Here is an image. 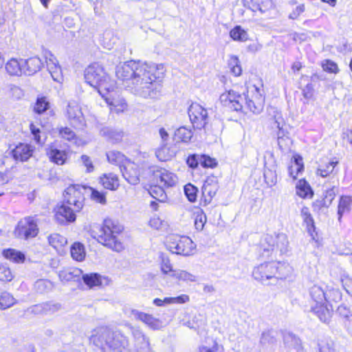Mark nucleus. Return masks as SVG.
Returning a JSON list of instances; mask_svg holds the SVG:
<instances>
[{
    "mask_svg": "<svg viewBox=\"0 0 352 352\" xmlns=\"http://www.w3.org/2000/svg\"><path fill=\"white\" fill-rule=\"evenodd\" d=\"M89 342L101 352H129V337L122 330L109 326L94 329Z\"/></svg>",
    "mask_w": 352,
    "mask_h": 352,
    "instance_id": "nucleus-1",
    "label": "nucleus"
},
{
    "mask_svg": "<svg viewBox=\"0 0 352 352\" xmlns=\"http://www.w3.org/2000/svg\"><path fill=\"white\" fill-rule=\"evenodd\" d=\"M313 311L318 318L324 322L330 320L333 312V303H338L342 300V294L339 289H331L324 292L320 287L314 285L310 290Z\"/></svg>",
    "mask_w": 352,
    "mask_h": 352,
    "instance_id": "nucleus-2",
    "label": "nucleus"
},
{
    "mask_svg": "<svg viewBox=\"0 0 352 352\" xmlns=\"http://www.w3.org/2000/svg\"><path fill=\"white\" fill-rule=\"evenodd\" d=\"M124 230L123 225L117 219L105 218L95 234V239L104 246L116 252L124 248L122 236Z\"/></svg>",
    "mask_w": 352,
    "mask_h": 352,
    "instance_id": "nucleus-3",
    "label": "nucleus"
},
{
    "mask_svg": "<svg viewBox=\"0 0 352 352\" xmlns=\"http://www.w3.org/2000/svg\"><path fill=\"white\" fill-rule=\"evenodd\" d=\"M289 273V264L276 261H265L255 266L253 278L259 282L278 281L285 279Z\"/></svg>",
    "mask_w": 352,
    "mask_h": 352,
    "instance_id": "nucleus-4",
    "label": "nucleus"
},
{
    "mask_svg": "<svg viewBox=\"0 0 352 352\" xmlns=\"http://www.w3.org/2000/svg\"><path fill=\"white\" fill-rule=\"evenodd\" d=\"M133 86L142 90L147 89L148 94L157 90L160 85L157 82L155 74L156 67L146 63L133 60Z\"/></svg>",
    "mask_w": 352,
    "mask_h": 352,
    "instance_id": "nucleus-5",
    "label": "nucleus"
},
{
    "mask_svg": "<svg viewBox=\"0 0 352 352\" xmlns=\"http://www.w3.org/2000/svg\"><path fill=\"white\" fill-rule=\"evenodd\" d=\"M85 82L100 94L111 90L114 85L104 67L98 63L89 65L84 72Z\"/></svg>",
    "mask_w": 352,
    "mask_h": 352,
    "instance_id": "nucleus-6",
    "label": "nucleus"
},
{
    "mask_svg": "<svg viewBox=\"0 0 352 352\" xmlns=\"http://www.w3.org/2000/svg\"><path fill=\"white\" fill-rule=\"evenodd\" d=\"M289 241L286 234L274 233L263 234L256 245V252L261 256H270L274 250H285Z\"/></svg>",
    "mask_w": 352,
    "mask_h": 352,
    "instance_id": "nucleus-7",
    "label": "nucleus"
},
{
    "mask_svg": "<svg viewBox=\"0 0 352 352\" xmlns=\"http://www.w3.org/2000/svg\"><path fill=\"white\" fill-rule=\"evenodd\" d=\"M246 87L242 84L232 85L231 89L222 93L219 97L222 105L232 111H242L245 104Z\"/></svg>",
    "mask_w": 352,
    "mask_h": 352,
    "instance_id": "nucleus-8",
    "label": "nucleus"
},
{
    "mask_svg": "<svg viewBox=\"0 0 352 352\" xmlns=\"http://www.w3.org/2000/svg\"><path fill=\"white\" fill-rule=\"evenodd\" d=\"M164 244L171 252L184 256H191L196 251L195 243L187 236L170 234L166 237Z\"/></svg>",
    "mask_w": 352,
    "mask_h": 352,
    "instance_id": "nucleus-9",
    "label": "nucleus"
},
{
    "mask_svg": "<svg viewBox=\"0 0 352 352\" xmlns=\"http://www.w3.org/2000/svg\"><path fill=\"white\" fill-rule=\"evenodd\" d=\"M38 233L39 227L36 216H27L21 219L13 231L16 239L25 241L36 237Z\"/></svg>",
    "mask_w": 352,
    "mask_h": 352,
    "instance_id": "nucleus-10",
    "label": "nucleus"
},
{
    "mask_svg": "<svg viewBox=\"0 0 352 352\" xmlns=\"http://www.w3.org/2000/svg\"><path fill=\"white\" fill-rule=\"evenodd\" d=\"M87 186L80 184H69L63 192V201L74 206V208L82 210L85 206V194Z\"/></svg>",
    "mask_w": 352,
    "mask_h": 352,
    "instance_id": "nucleus-11",
    "label": "nucleus"
},
{
    "mask_svg": "<svg viewBox=\"0 0 352 352\" xmlns=\"http://www.w3.org/2000/svg\"><path fill=\"white\" fill-rule=\"evenodd\" d=\"M146 182H155L166 188H171L178 182L177 175L169 170L157 165L150 166L145 177Z\"/></svg>",
    "mask_w": 352,
    "mask_h": 352,
    "instance_id": "nucleus-12",
    "label": "nucleus"
},
{
    "mask_svg": "<svg viewBox=\"0 0 352 352\" xmlns=\"http://www.w3.org/2000/svg\"><path fill=\"white\" fill-rule=\"evenodd\" d=\"M263 87V85L260 86L255 85L246 86L245 104L248 109L253 113H259L264 108L265 98Z\"/></svg>",
    "mask_w": 352,
    "mask_h": 352,
    "instance_id": "nucleus-13",
    "label": "nucleus"
},
{
    "mask_svg": "<svg viewBox=\"0 0 352 352\" xmlns=\"http://www.w3.org/2000/svg\"><path fill=\"white\" fill-rule=\"evenodd\" d=\"M188 113L194 129H206L209 120L205 108L197 102H192L188 108Z\"/></svg>",
    "mask_w": 352,
    "mask_h": 352,
    "instance_id": "nucleus-14",
    "label": "nucleus"
},
{
    "mask_svg": "<svg viewBox=\"0 0 352 352\" xmlns=\"http://www.w3.org/2000/svg\"><path fill=\"white\" fill-rule=\"evenodd\" d=\"M74 206L62 201L54 208V219L60 225H68L74 223L77 219V213L81 212Z\"/></svg>",
    "mask_w": 352,
    "mask_h": 352,
    "instance_id": "nucleus-15",
    "label": "nucleus"
},
{
    "mask_svg": "<svg viewBox=\"0 0 352 352\" xmlns=\"http://www.w3.org/2000/svg\"><path fill=\"white\" fill-rule=\"evenodd\" d=\"M100 96L105 100L111 112L118 114L127 111L128 104L116 90L115 85L112 86L111 90L107 91V93H102Z\"/></svg>",
    "mask_w": 352,
    "mask_h": 352,
    "instance_id": "nucleus-16",
    "label": "nucleus"
},
{
    "mask_svg": "<svg viewBox=\"0 0 352 352\" xmlns=\"http://www.w3.org/2000/svg\"><path fill=\"white\" fill-rule=\"evenodd\" d=\"M219 188L218 177L214 175L208 176L201 188L199 206H206L210 204Z\"/></svg>",
    "mask_w": 352,
    "mask_h": 352,
    "instance_id": "nucleus-17",
    "label": "nucleus"
},
{
    "mask_svg": "<svg viewBox=\"0 0 352 352\" xmlns=\"http://www.w3.org/2000/svg\"><path fill=\"white\" fill-rule=\"evenodd\" d=\"M124 179L130 184L136 185L140 183L143 173V168L140 164L129 160L120 170Z\"/></svg>",
    "mask_w": 352,
    "mask_h": 352,
    "instance_id": "nucleus-18",
    "label": "nucleus"
},
{
    "mask_svg": "<svg viewBox=\"0 0 352 352\" xmlns=\"http://www.w3.org/2000/svg\"><path fill=\"white\" fill-rule=\"evenodd\" d=\"M340 164V158L338 157H324L320 159L316 170V175L326 178L331 175L336 174V168Z\"/></svg>",
    "mask_w": 352,
    "mask_h": 352,
    "instance_id": "nucleus-19",
    "label": "nucleus"
},
{
    "mask_svg": "<svg viewBox=\"0 0 352 352\" xmlns=\"http://www.w3.org/2000/svg\"><path fill=\"white\" fill-rule=\"evenodd\" d=\"M34 151L31 144L19 142L10 151V156L16 162H24L32 157Z\"/></svg>",
    "mask_w": 352,
    "mask_h": 352,
    "instance_id": "nucleus-20",
    "label": "nucleus"
},
{
    "mask_svg": "<svg viewBox=\"0 0 352 352\" xmlns=\"http://www.w3.org/2000/svg\"><path fill=\"white\" fill-rule=\"evenodd\" d=\"M300 215L302 219L303 224L305 226L306 230L311 237L312 240L318 242L320 237L316 230L314 219L310 212L309 207L302 206L300 210Z\"/></svg>",
    "mask_w": 352,
    "mask_h": 352,
    "instance_id": "nucleus-21",
    "label": "nucleus"
},
{
    "mask_svg": "<svg viewBox=\"0 0 352 352\" xmlns=\"http://www.w3.org/2000/svg\"><path fill=\"white\" fill-rule=\"evenodd\" d=\"M305 163L302 156L297 153L292 155L289 164L287 166V172L289 177L293 180L296 181L299 175H301L305 171Z\"/></svg>",
    "mask_w": 352,
    "mask_h": 352,
    "instance_id": "nucleus-22",
    "label": "nucleus"
},
{
    "mask_svg": "<svg viewBox=\"0 0 352 352\" xmlns=\"http://www.w3.org/2000/svg\"><path fill=\"white\" fill-rule=\"evenodd\" d=\"M58 138L65 142H73L77 146H84L86 142L78 138L76 133L68 126H60L57 129Z\"/></svg>",
    "mask_w": 352,
    "mask_h": 352,
    "instance_id": "nucleus-23",
    "label": "nucleus"
},
{
    "mask_svg": "<svg viewBox=\"0 0 352 352\" xmlns=\"http://www.w3.org/2000/svg\"><path fill=\"white\" fill-rule=\"evenodd\" d=\"M99 184L106 190L116 191L120 187V178L113 173L101 175L98 178Z\"/></svg>",
    "mask_w": 352,
    "mask_h": 352,
    "instance_id": "nucleus-24",
    "label": "nucleus"
},
{
    "mask_svg": "<svg viewBox=\"0 0 352 352\" xmlns=\"http://www.w3.org/2000/svg\"><path fill=\"white\" fill-rule=\"evenodd\" d=\"M295 190L296 195L302 199H312L314 196L313 188L305 177L298 180Z\"/></svg>",
    "mask_w": 352,
    "mask_h": 352,
    "instance_id": "nucleus-25",
    "label": "nucleus"
},
{
    "mask_svg": "<svg viewBox=\"0 0 352 352\" xmlns=\"http://www.w3.org/2000/svg\"><path fill=\"white\" fill-rule=\"evenodd\" d=\"M46 155L51 162L59 166L66 164L68 160L67 151L60 150L53 146H50L47 149Z\"/></svg>",
    "mask_w": 352,
    "mask_h": 352,
    "instance_id": "nucleus-26",
    "label": "nucleus"
},
{
    "mask_svg": "<svg viewBox=\"0 0 352 352\" xmlns=\"http://www.w3.org/2000/svg\"><path fill=\"white\" fill-rule=\"evenodd\" d=\"M133 60L125 62L116 71V76L118 79L126 82L128 86L133 85Z\"/></svg>",
    "mask_w": 352,
    "mask_h": 352,
    "instance_id": "nucleus-27",
    "label": "nucleus"
},
{
    "mask_svg": "<svg viewBox=\"0 0 352 352\" xmlns=\"http://www.w3.org/2000/svg\"><path fill=\"white\" fill-rule=\"evenodd\" d=\"M1 254L6 260L14 264H22L26 260V256L23 252L12 248L3 249Z\"/></svg>",
    "mask_w": 352,
    "mask_h": 352,
    "instance_id": "nucleus-28",
    "label": "nucleus"
},
{
    "mask_svg": "<svg viewBox=\"0 0 352 352\" xmlns=\"http://www.w3.org/2000/svg\"><path fill=\"white\" fill-rule=\"evenodd\" d=\"M49 245L58 253L65 251L67 245V239L59 233H52L47 236Z\"/></svg>",
    "mask_w": 352,
    "mask_h": 352,
    "instance_id": "nucleus-29",
    "label": "nucleus"
},
{
    "mask_svg": "<svg viewBox=\"0 0 352 352\" xmlns=\"http://www.w3.org/2000/svg\"><path fill=\"white\" fill-rule=\"evenodd\" d=\"M107 162L121 170L126 162L130 160L124 153L117 150L109 151L106 153Z\"/></svg>",
    "mask_w": 352,
    "mask_h": 352,
    "instance_id": "nucleus-30",
    "label": "nucleus"
},
{
    "mask_svg": "<svg viewBox=\"0 0 352 352\" xmlns=\"http://www.w3.org/2000/svg\"><path fill=\"white\" fill-rule=\"evenodd\" d=\"M135 317L138 320L153 330L160 329L162 327V321L159 318L154 317L152 314L138 311L135 314Z\"/></svg>",
    "mask_w": 352,
    "mask_h": 352,
    "instance_id": "nucleus-31",
    "label": "nucleus"
},
{
    "mask_svg": "<svg viewBox=\"0 0 352 352\" xmlns=\"http://www.w3.org/2000/svg\"><path fill=\"white\" fill-rule=\"evenodd\" d=\"M244 5L253 12H265L272 7V0H244Z\"/></svg>",
    "mask_w": 352,
    "mask_h": 352,
    "instance_id": "nucleus-32",
    "label": "nucleus"
},
{
    "mask_svg": "<svg viewBox=\"0 0 352 352\" xmlns=\"http://www.w3.org/2000/svg\"><path fill=\"white\" fill-rule=\"evenodd\" d=\"M148 188L147 190L150 195L155 199L159 201H163L166 198V194L165 192V186L155 182H146Z\"/></svg>",
    "mask_w": 352,
    "mask_h": 352,
    "instance_id": "nucleus-33",
    "label": "nucleus"
},
{
    "mask_svg": "<svg viewBox=\"0 0 352 352\" xmlns=\"http://www.w3.org/2000/svg\"><path fill=\"white\" fill-rule=\"evenodd\" d=\"M191 215L194 219L195 229L201 231L206 223V215L204 210L198 206H193L191 209Z\"/></svg>",
    "mask_w": 352,
    "mask_h": 352,
    "instance_id": "nucleus-34",
    "label": "nucleus"
},
{
    "mask_svg": "<svg viewBox=\"0 0 352 352\" xmlns=\"http://www.w3.org/2000/svg\"><path fill=\"white\" fill-rule=\"evenodd\" d=\"M69 252L72 259L77 262L83 261L85 258V247L79 241H75L71 245Z\"/></svg>",
    "mask_w": 352,
    "mask_h": 352,
    "instance_id": "nucleus-35",
    "label": "nucleus"
},
{
    "mask_svg": "<svg viewBox=\"0 0 352 352\" xmlns=\"http://www.w3.org/2000/svg\"><path fill=\"white\" fill-rule=\"evenodd\" d=\"M352 205V196L341 195L338 204V220L340 221L344 214L349 212Z\"/></svg>",
    "mask_w": 352,
    "mask_h": 352,
    "instance_id": "nucleus-36",
    "label": "nucleus"
},
{
    "mask_svg": "<svg viewBox=\"0 0 352 352\" xmlns=\"http://www.w3.org/2000/svg\"><path fill=\"white\" fill-rule=\"evenodd\" d=\"M82 279L89 289L102 285L103 277L98 273L85 274L82 276Z\"/></svg>",
    "mask_w": 352,
    "mask_h": 352,
    "instance_id": "nucleus-37",
    "label": "nucleus"
},
{
    "mask_svg": "<svg viewBox=\"0 0 352 352\" xmlns=\"http://www.w3.org/2000/svg\"><path fill=\"white\" fill-rule=\"evenodd\" d=\"M25 65L26 67V72L28 74V75H32L39 72L43 67V63L38 56L29 58L25 60Z\"/></svg>",
    "mask_w": 352,
    "mask_h": 352,
    "instance_id": "nucleus-38",
    "label": "nucleus"
},
{
    "mask_svg": "<svg viewBox=\"0 0 352 352\" xmlns=\"http://www.w3.org/2000/svg\"><path fill=\"white\" fill-rule=\"evenodd\" d=\"M50 107L48 98L44 96H40L36 99L33 106V111L37 115H41L50 109Z\"/></svg>",
    "mask_w": 352,
    "mask_h": 352,
    "instance_id": "nucleus-39",
    "label": "nucleus"
},
{
    "mask_svg": "<svg viewBox=\"0 0 352 352\" xmlns=\"http://www.w3.org/2000/svg\"><path fill=\"white\" fill-rule=\"evenodd\" d=\"M230 38L236 42H246L250 40L248 32L241 25H236L229 32Z\"/></svg>",
    "mask_w": 352,
    "mask_h": 352,
    "instance_id": "nucleus-40",
    "label": "nucleus"
},
{
    "mask_svg": "<svg viewBox=\"0 0 352 352\" xmlns=\"http://www.w3.org/2000/svg\"><path fill=\"white\" fill-rule=\"evenodd\" d=\"M155 155L160 161L168 162L175 156V153L166 144H163L156 150Z\"/></svg>",
    "mask_w": 352,
    "mask_h": 352,
    "instance_id": "nucleus-41",
    "label": "nucleus"
},
{
    "mask_svg": "<svg viewBox=\"0 0 352 352\" xmlns=\"http://www.w3.org/2000/svg\"><path fill=\"white\" fill-rule=\"evenodd\" d=\"M228 67L230 72L234 76L238 77L242 74L243 69L241 61L237 56H230L228 60Z\"/></svg>",
    "mask_w": 352,
    "mask_h": 352,
    "instance_id": "nucleus-42",
    "label": "nucleus"
},
{
    "mask_svg": "<svg viewBox=\"0 0 352 352\" xmlns=\"http://www.w3.org/2000/svg\"><path fill=\"white\" fill-rule=\"evenodd\" d=\"M192 138V131L186 126H181L178 128L174 134V139L176 142L187 143L190 142Z\"/></svg>",
    "mask_w": 352,
    "mask_h": 352,
    "instance_id": "nucleus-43",
    "label": "nucleus"
},
{
    "mask_svg": "<svg viewBox=\"0 0 352 352\" xmlns=\"http://www.w3.org/2000/svg\"><path fill=\"white\" fill-rule=\"evenodd\" d=\"M87 190L90 192V199L91 201L102 206L107 204L106 192L100 191L98 189L89 186H87Z\"/></svg>",
    "mask_w": 352,
    "mask_h": 352,
    "instance_id": "nucleus-44",
    "label": "nucleus"
},
{
    "mask_svg": "<svg viewBox=\"0 0 352 352\" xmlns=\"http://www.w3.org/2000/svg\"><path fill=\"white\" fill-rule=\"evenodd\" d=\"M6 70L10 76H21L22 66L17 59L10 58L6 64Z\"/></svg>",
    "mask_w": 352,
    "mask_h": 352,
    "instance_id": "nucleus-45",
    "label": "nucleus"
},
{
    "mask_svg": "<svg viewBox=\"0 0 352 352\" xmlns=\"http://www.w3.org/2000/svg\"><path fill=\"white\" fill-rule=\"evenodd\" d=\"M14 278V272L7 264L0 265V283H7L13 280Z\"/></svg>",
    "mask_w": 352,
    "mask_h": 352,
    "instance_id": "nucleus-46",
    "label": "nucleus"
},
{
    "mask_svg": "<svg viewBox=\"0 0 352 352\" xmlns=\"http://www.w3.org/2000/svg\"><path fill=\"white\" fill-rule=\"evenodd\" d=\"M160 268L163 274L173 276L176 270L174 269L170 258L164 255L160 256Z\"/></svg>",
    "mask_w": 352,
    "mask_h": 352,
    "instance_id": "nucleus-47",
    "label": "nucleus"
},
{
    "mask_svg": "<svg viewBox=\"0 0 352 352\" xmlns=\"http://www.w3.org/2000/svg\"><path fill=\"white\" fill-rule=\"evenodd\" d=\"M45 60L46 67L50 73L53 76V73H56L60 70V67L58 65L56 58L50 52L45 54Z\"/></svg>",
    "mask_w": 352,
    "mask_h": 352,
    "instance_id": "nucleus-48",
    "label": "nucleus"
},
{
    "mask_svg": "<svg viewBox=\"0 0 352 352\" xmlns=\"http://www.w3.org/2000/svg\"><path fill=\"white\" fill-rule=\"evenodd\" d=\"M322 70L327 74H337L340 72L338 64L331 59H324L320 63Z\"/></svg>",
    "mask_w": 352,
    "mask_h": 352,
    "instance_id": "nucleus-49",
    "label": "nucleus"
},
{
    "mask_svg": "<svg viewBox=\"0 0 352 352\" xmlns=\"http://www.w3.org/2000/svg\"><path fill=\"white\" fill-rule=\"evenodd\" d=\"M15 300L12 294L7 292H0V309H6L14 304Z\"/></svg>",
    "mask_w": 352,
    "mask_h": 352,
    "instance_id": "nucleus-50",
    "label": "nucleus"
},
{
    "mask_svg": "<svg viewBox=\"0 0 352 352\" xmlns=\"http://www.w3.org/2000/svg\"><path fill=\"white\" fill-rule=\"evenodd\" d=\"M29 129L30 134L32 135L33 141L39 145H42L44 143V140H42V131L41 129L36 125L33 122H30L29 124Z\"/></svg>",
    "mask_w": 352,
    "mask_h": 352,
    "instance_id": "nucleus-51",
    "label": "nucleus"
},
{
    "mask_svg": "<svg viewBox=\"0 0 352 352\" xmlns=\"http://www.w3.org/2000/svg\"><path fill=\"white\" fill-rule=\"evenodd\" d=\"M78 269L63 268L58 273V277L61 281L69 282L75 280L76 277V272Z\"/></svg>",
    "mask_w": 352,
    "mask_h": 352,
    "instance_id": "nucleus-52",
    "label": "nucleus"
},
{
    "mask_svg": "<svg viewBox=\"0 0 352 352\" xmlns=\"http://www.w3.org/2000/svg\"><path fill=\"white\" fill-rule=\"evenodd\" d=\"M184 193L188 200L191 203L197 201L198 188L191 183H188L184 186Z\"/></svg>",
    "mask_w": 352,
    "mask_h": 352,
    "instance_id": "nucleus-53",
    "label": "nucleus"
},
{
    "mask_svg": "<svg viewBox=\"0 0 352 352\" xmlns=\"http://www.w3.org/2000/svg\"><path fill=\"white\" fill-rule=\"evenodd\" d=\"M34 287L37 293H47L52 289V283L47 279H39L36 282Z\"/></svg>",
    "mask_w": 352,
    "mask_h": 352,
    "instance_id": "nucleus-54",
    "label": "nucleus"
},
{
    "mask_svg": "<svg viewBox=\"0 0 352 352\" xmlns=\"http://www.w3.org/2000/svg\"><path fill=\"white\" fill-rule=\"evenodd\" d=\"M178 281L193 282L195 281V276L185 270H175L173 276Z\"/></svg>",
    "mask_w": 352,
    "mask_h": 352,
    "instance_id": "nucleus-55",
    "label": "nucleus"
},
{
    "mask_svg": "<svg viewBox=\"0 0 352 352\" xmlns=\"http://www.w3.org/2000/svg\"><path fill=\"white\" fill-rule=\"evenodd\" d=\"M197 352H224V349L223 345L214 340L211 346L205 345L200 346L198 348Z\"/></svg>",
    "mask_w": 352,
    "mask_h": 352,
    "instance_id": "nucleus-56",
    "label": "nucleus"
},
{
    "mask_svg": "<svg viewBox=\"0 0 352 352\" xmlns=\"http://www.w3.org/2000/svg\"><path fill=\"white\" fill-rule=\"evenodd\" d=\"M200 164L204 168H214L217 166L218 162L215 158L202 154L200 155Z\"/></svg>",
    "mask_w": 352,
    "mask_h": 352,
    "instance_id": "nucleus-57",
    "label": "nucleus"
},
{
    "mask_svg": "<svg viewBox=\"0 0 352 352\" xmlns=\"http://www.w3.org/2000/svg\"><path fill=\"white\" fill-rule=\"evenodd\" d=\"M148 223L152 228L157 230L164 229L167 226V223L164 220L161 219L160 217L156 215L151 218Z\"/></svg>",
    "mask_w": 352,
    "mask_h": 352,
    "instance_id": "nucleus-58",
    "label": "nucleus"
},
{
    "mask_svg": "<svg viewBox=\"0 0 352 352\" xmlns=\"http://www.w3.org/2000/svg\"><path fill=\"white\" fill-rule=\"evenodd\" d=\"M329 204L322 198L317 199L311 203V207L315 212H320L324 209H327L329 207Z\"/></svg>",
    "mask_w": 352,
    "mask_h": 352,
    "instance_id": "nucleus-59",
    "label": "nucleus"
},
{
    "mask_svg": "<svg viewBox=\"0 0 352 352\" xmlns=\"http://www.w3.org/2000/svg\"><path fill=\"white\" fill-rule=\"evenodd\" d=\"M83 166L85 167L86 173H90L94 172L95 166L91 158L87 155H82L80 157Z\"/></svg>",
    "mask_w": 352,
    "mask_h": 352,
    "instance_id": "nucleus-60",
    "label": "nucleus"
},
{
    "mask_svg": "<svg viewBox=\"0 0 352 352\" xmlns=\"http://www.w3.org/2000/svg\"><path fill=\"white\" fill-rule=\"evenodd\" d=\"M302 95L306 99H311L314 98L315 89L314 85L312 82H308L305 87H300Z\"/></svg>",
    "mask_w": 352,
    "mask_h": 352,
    "instance_id": "nucleus-61",
    "label": "nucleus"
},
{
    "mask_svg": "<svg viewBox=\"0 0 352 352\" xmlns=\"http://www.w3.org/2000/svg\"><path fill=\"white\" fill-rule=\"evenodd\" d=\"M186 164L188 167L195 169L199 166V162L200 163V155L197 154H190L186 158Z\"/></svg>",
    "mask_w": 352,
    "mask_h": 352,
    "instance_id": "nucleus-62",
    "label": "nucleus"
},
{
    "mask_svg": "<svg viewBox=\"0 0 352 352\" xmlns=\"http://www.w3.org/2000/svg\"><path fill=\"white\" fill-rule=\"evenodd\" d=\"M319 352H337L333 342H322L319 345Z\"/></svg>",
    "mask_w": 352,
    "mask_h": 352,
    "instance_id": "nucleus-63",
    "label": "nucleus"
},
{
    "mask_svg": "<svg viewBox=\"0 0 352 352\" xmlns=\"http://www.w3.org/2000/svg\"><path fill=\"white\" fill-rule=\"evenodd\" d=\"M342 285L346 292L352 296V278L349 276H344L341 279Z\"/></svg>",
    "mask_w": 352,
    "mask_h": 352,
    "instance_id": "nucleus-64",
    "label": "nucleus"
}]
</instances>
